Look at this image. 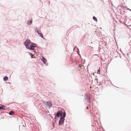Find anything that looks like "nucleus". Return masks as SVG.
I'll return each instance as SVG.
<instances>
[{
  "mask_svg": "<svg viewBox=\"0 0 131 131\" xmlns=\"http://www.w3.org/2000/svg\"><path fill=\"white\" fill-rule=\"evenodd\" d=\"M24 43V45L26 48L28 49L29 48V45H30V43H30V40L29 39H27L25 41Z\"/></svg>",
  "mask_w": 131,
  "mask_h": 131,
  "instance_id": "f257e3e1",
  "label": "nucleus"
},
{
  "mask_svg": "<svg viewBox=\"0 0 131 131\" xmlns=\"http://www.w3.org/2000/svg\"><path fill=\"white\" fill-rule=\"evenodd\" d=\"M29 48L28 49L31 50H34V47L36 46V45L33 43L31 42V45H30Z\"/></svg>",
  "mask_w": 131,
  "mask_h": 131,
  "instance_id": "f03ea898",
  "label": "nucleus"
},
{
  "mask_svg": "<svg viewBox=\"0 0 131 131\" xmlns=\"http://www.w3.org/2000/svg\"><path fill=\"white\" fill-rule=\"evenodd\" d=\"M85 99L87 100L88 102H90V95L88 94H86L85 95Z\"/></svg>",
  "mask_w": 131,
  "mask_h": 131,
  "instance_id": "7ed1b4c3",
  "label": "nucleus"
},
{
  "mask_svg": "<svg viewBox=\"0 0 131 131\" xmlns=\"http://www.w3.org/2000/svg\"><path fill=\"white\" fill-rule=\"evenodd\" d=\"M63 113L62 111V110H60L57 113L56 115V117L57 116L59 117V116H61L62 115Z\"/></svg>",
  "mask_w": 131,
  "mask_h": 131,
  "instance_id": "20e7f679",
  "label": "nucleus"
},
{
  "mask_svg": "<svg viewBox=\"0 0 131 131\" xmlns=\"http://www.w3.org/2000/svg\"><path fill=\"white\" fill-rule=\"evenodd\" d=\"M64 118L63 117H61L59 121V124L60 125L64 121Z\"/></svg>",
  "mask_w": 131,
  "mask_h": 131,
  "instance_id": "39448f33",
  "label": "nucleus"
},
{
  "mask_svg": "<svg viewBox=\"0 0 131 131\" xmlns=\"http://www.w3.org/2000/svg\"><path fill=\"white\" fill-rule=\"evenodd\" d=\"M47 104L49 107H51L52 106V105L51 102H48L47 103Z\"/></svg>",
  "mask_w": 131,
  "mask_h": 131,
  "instance_id": "423d86ee",
  "label": "nucleus"
},
{
  "mask_svg": "<svg viewBox=\"0 0 131 131\" xmlns=\"http://www.w3.org/2000/svg\"><path fill=\"white\" fill-rule=\"evenodd\" d=\"M42 61L45 64L46 61V60L45 58L42 57V59H41Z\"/></svg>",
  "mask_w": 131,
  "mask_h": 131,
  "instance_id": "0eeeda50",
  "label": "nucleus"
},
{
  "mask_svg": "<svg viewBox=\"0 0 131 131\" xmlns=\"http://www.w3.org/2000/svg\"><path fill=\"white\" fill-rule=\"evenodd\" d=\"M8 77H7L6 76L4 77L3 80L4 81H6L8 80Z\"/></svg>",
  "mask_w": 131,
  "mask_h": 131,
  "instance_id": "6e6552de",
  "label": "nucleus"
},
{
  "mask_svg": "<svg viewBox=\"0 0 131 131\" xmlns=\"http://www.w3.org/2000/svg\"><path fill=\"white\" fill-rule=\"evenodd\" d=\"M32 23V20H28V24L29 25L30 24Z\"/></svg>",
  "mask_w": 131,
  "mask_h": 131,
  "instance_id": "1a4fd4ad",
  "label": "nucleus"
},
{
  "mask_svg": "<svg viewBox=\"0 0 131 131\" xmlns=\"http://www.w3.org/2000/svg\"><path fill=\"white\" fill-rule=\"evenodd\" d=\"M35 31L37 33H39L40 32V31L39 29H38L37 28H36L35 29Z\"/></svg>",
  "mask_w": 131,
  "mask_h": 131,
  "instance_id": "9d476101",
  "label": "nucleus"
},
{
  "mask_svg": "<svg viewBox=\"0 0 131 131\" xmlns=\"http://www.w3.org/2000/svg\"><path fill=\"white\" fill-rule=\"evenodd\" d=\"M14 112L13 111H11L9 113V114L10 115H13L14 114Z\"/></svg>",
  "mask_w": 131,
  "mask_h": 131,
  "instance_id": "9b49d317",
  "label": "nucleus"
},
{
  "mask_svg": "<svg viewBox=\"0 0 131 131\" xmlns=\"http://www.w3.org/2000/svg\"><path fill=\"white\" fill-rule=\"evenodd\" d=\"M93 19L96 22L97 21V20L96 18L94 16H93Z\"/></svg>",
  "mask_w": 131,
  "mask_h": 131,
  "instance_id": "f8f14e48",
  "label": "nucleus"
},
{
  "mask_svg": "<svg viewBox=\"0 0 131 131\" xmlns=\"http://www.w3.org/2000/svg\"><path fill=\"white\" fill-rule=\"evenodd\" d=\"M39 35L40 36V37H41L42 38H43V35L42 34V33H38Z\"/></svg>",
  "mask_w": 131,
  "mask_h": 131,
  "instance_id": "ddd939ff",
  "label": "nucleus"
},
{
  "mask_svg": "<svg viewBox=\"0 0 131 131\" xmlns=\"http://www.w3.org/2000/svg\"><path fill=\"white\" fill-rule=\"evenodd\" d=\"M100 68L98 70V72H97V73H99V74L100 73Z\"/></svg>",
  "mask_w": 131,
  "mask_h": 131,
  "instance_id": "4468645a",
  "label": "nucleus"
},
{
  "mask_svg": "<svg viewBox=\"0 0 131 131\" xmlns=\"http://www.w3.org/2000/svg\"><path fill=\"white\" fill-rule=\"evenodd\" d=\"M4 109L2 107H1L0 106V110H3Z\"/></svg>",
  "mask_w": 131,
  "mask_h": 131,
  "instance_id": "2eb2a0df",
  "label": "nucleus"
},
{
  "mask_svg": "<svg viewBox=\"0 0 131 131\" xmlns=\"http://www.w3.org/2000/svg\"><path fill=\"white\" fill-rule=\"evenodd\" d=\"M66 115V113L64 112L63 113V116H64V117H65Z\"/></svg>",
  "mask_w": 131,
  "mask_h": 131,
  "instance_id": "dca6fc26",
  "label": "nucleus"
},
{
  "mask_svg": "<svg viewBox=\"0 0 131 131\" xmlns=\"http://www.w3.org/2000/svg\"><path fill=\"white\" fill-rule=\"evenodd\" d=\"M86 108L87 109H88V107H86Z\"/></svg>",
  "mask_w": 131,
  "mask_h": 131,
  "instance_id": "f3484780",
  "label": "nucleus"
}]
</instances>
